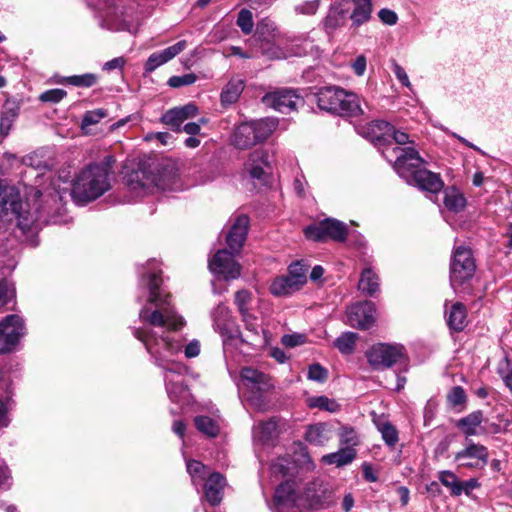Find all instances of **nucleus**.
I'll use <instances>...</instances> for the list:
<instances>
[{"label":"nucleus","instance_id":"19","mask_svg":"<svg viewBox=\"0 0 512 512\" xmlns=\"http://www.w3.org/2000/svg\"><path fill=\"white\" fill-rule=\"evenodd\" d=\"M199 112L198 107L194 103H188L181 107L169 109L161 117L162 123L169 126L173 131H182L184 121L194 118Z\"/></svg>","mask_w":512,"mask_h":512},{"label":"nucleus","instance_id":"52","mask_svg":"<svg viewBox=\"0 0 512 512\" xmlns=\"http://www.w3.org/2000/svg\"><path fill=\"white\" fill-rule=\"evenodd\" d=\"M237 25L241 28L243 33H251L254 26L252 12L248 9H242L238 13Z\"/></svg>","mask_w":512,"mask_h":512},{"label":"nucleus","instance_id":"36","mask_svg":"<svg viewBox=\"0 0 512 512\" xmlns=\"http://www.w3.org/2000/svg\"><path fill=\"white\" fill-rule=\"evenodd\" d=\"M255 438L261 443L266 444L277 436V423L274 419L263 421L254 429Z\"/></svg>","mask_w":512,"mask_h":512},{"label":"nucleus","instance_id":"45","mask_svg":"<svg viewBox=\"0 0 512 512\" xmlns=\"http://www.w3.org/2000/svg\"><path fill=\"white\" fill-rule=\"evenodd\" d=\"M244 89V80L239 76L231 78L226 85V104L234 103L238 100Z\"/></svg>","mask_w":512,"mask_h":512},{"label":"nucleus","instance_id":"13","mask_svg":"<svg viewBox=\"0 0 512 512\" xmlns=\"http://www.w3.org/2000/svg\"><path fill=\"white\" fill-rule=\"evenodd\" d=\"M262 103L280 113L288 114L297 110L299 104H303V98L293 89L279 88L266 93L262 97Z\"/></svg>","mask_w":512,"mask_h":512},{"label":"nucleus","instance_id":"14","mask_svg":"<svg viewBox=\"0 0 512 512\" xmlns=\"http://www.w3.org/2000/svg\"><path fill=\"white\" fill-rule=\"evenodd\" d=\"M250 218L246 214L236 215L226 233V255L239 256L246 242Z\"/></svg>","mask_w":512,"mask_h":512},{"label":"nucleus","instance_id":"17","mask_svg":"<svg viewBox=\"0 0 512 512\" xmlns=\"http://www.w3.org/2000/svg\"><path fill=\"white\" fill-rule=\"evenodd\" d=\"M375 311V305L371 301L356 303L348 309V323L352 327L368 329L374 323Z\"/></svg>","mask_w":512,"mask_h":512},{"label":"nucleus","instance_id":"16","mask_svg":"<svg viewBox=\"0 0 512 512\" xmlns=\"http://www.w3.org/2000/svg\"><path fill=\"white\" fill-rule=\"evenodd\" d=\"M25 334L23 320L18 315H8L0 322V353L13 349Z\"/></svg>","mask_w":512,"mask_h":512},{"label":"nucleus","instance_id":"7","mask_svg":"<svg viewBox=\"0 0 512 512\" xmlns=\"http://www.w3.org/2000/svg\"><path fill=\"white\" fill-rule=\"evenodd\" d=\"M100 26L110 31L136 33L140 26V18L133 7L112 4L103 14Z\"/></svg>","mask_w":512,"mask_h":512},{"label":"nucleus","instance_id":"48","mask_svg":"<svg viewBox=\"0 0 512 512\" xmlns=\"http://www.w3.org/2000/svg\"><path fill=\"white\" fill-rule=\"evenodd\" d=\"M97 82V76L93 73L73 75L65 78V83L76 87H92Z\"/></svg>","mask_w":512,"mask_h":512},{"label":"nucleus","instance_id":"59","mask_svg":"<svg viewBox=\"0 0 512 512\" xmlns=\"http://www.w3.org/2000/svg\"><path fill=\"white\" fill-rule=\"evenodd\" d=\"M26 165L32 166L38 170L49 169L50 164L46 160H42V156L39 152H34L24 158Z\"/></svg>","mask_w":512,"mask_h":512},{"label":"nucleus","instance_id":"25","mask_svg":"<svg viewBox=\"0 0 512 512\" xmlns=\"http://www.w3.org/2000/svg\"><path fill=\"white\" fill-rule=\"evenodd\" d=\"M333 438L332 426L319 422L307 426L304 439L311 445L324 446Z\"/></svg>","mask_w":512,"mask_h":512},{"label":"nucleus","instance_id":"41","mask_svg":"<svg viewBox=\"0 0 512 512\" xmlns=\"http://www.w3.org/2000/svg\"><path fill=\"white\" fill-rule=\"evenodd\" d=\"M208 267L210 272L215 275L212 280V286L216 289V283L224 278V250L218 249L214 256L209 260Z\"/></svg>","mask_w":512,"mask_h":512},{"label":"nucleus","instance_id":"46","mask_svg":"<svg viewBox=\"0 0 512 512\" xmlns=\"http://www.w3.org/2000/svg\"><path fill=\"white\" fill-rule=\"evenodd\" d=\"M377 428L381 433L385 443L390 447H394L399 439L396 428L390 422L387 421L377 423Z\"/></svg>","mask_w":512,"mask_h":512},{"label":"nucleus","instance_id":"63","mask_svg":"<svg viewBox=\"0 0 512 512\" xmlns=\"http://www.w3.org/2000/svg\"><path fill=\"white\" fill-rule=\"evenodd\" d=\"M392 68H393V72H394L396 78L398 79V81L402 85H404L406 87H410L411 83L409 81L408 75H407L406 71L404 70V68L401 67L396 62L393 63Z\"/></svg>","mask_w":512,"mask_h":512},{"label":"nucleus","instance_id":"34","mask_svg":"<svg viewBox=\"0 0 512 512\" xmlns=\"http://www.w3.org/2000/svg\"><path fill=\"white\" fill-rule=\"evenodd\" d=\"M220 414L216 418L209 416H197L194 419V424L197 430L207 437L214 438L220 434Z\"/></svg>","mask_w":512,"mask_h":512},{"label":"nucleus","instance_id":"53","mask_svg":"<svg viewBox=\"0 0 512 512\" xmlns=\"http://www.w3.org/2000/svg\"><path fill=\"white\" fill-rule=\"evenodd\" d=\"M466 400L465 390L461 386H454L447 394V401L451 407L462 405Z\"/></svg>","mask_w":512,"mask_h":512},{"label":"nucleus","instance_id":"62","mask_svg":"<svg viewBox=\"0 0 512 512\" xmlns=\"http://www.w3.org/2000/svg\"><path fill=\"white\" fill-rule=\"evenodd\" d=\"M378 16L384 24H387L390 26L395 25L398 21L397 14L393 10H390V9H386V8L381 9L378 13Z\"/></svg>","mask_w":512,"mask_h":512},{"label":"nucleus","instance_id":"56","mask_svg":"<svg viewBox=\"0 0 512 512\" xmlns=\"http://www.w3.org/2000/svg\"><path fill=\"white\" fill-rule=\"evenodd\" d=\"M308 379L323 383L328 378V371L320 364H312L308 369Z\"/></svg>","mask_w":512,"mask_h":512},{"label":"nucleus","instance_id":"50","mask_svg":"<svg viewBox=\"0 0 512 512\" xmlns=\"http://www.w3.org/2000/svg\"><path fill=\"white\" fill-rule=\"evenodd\" d=\"M187 471L193 482H196L198 479L203 480L209 474V468L197 460L187 461Z\"/></svg>","mask_w":512,"mask_h":512},{"label":"nucleus","instance_id":"2","mask_svg":"<svg viewBox=\"0 0 512 512\" xmlns=\"http://www.w3.org/2000/svg\"><path fill=\"white\" fill-rule=\"evenodd\" d=\"M148 278V301L154 304L156 309L151 310L148 307H143L139 313L140 320L155 327L167 326L170 330L180 329L184 325V320L172 308L166 306L168 305V296L162 297L159 290L162 283L161 278L157 273L150 274Z\"/></svg>","mask_w":512,"mask_h":512},{"label":"nucleus","instance_id":"6","mask_svg":"<svg viewBox=\"0 0 512 512\" xmlns=\"http://www.w3.org/2000/svg\"><path fill=\"white\" fill-rule=\"evenodd\" d=\"M133 335L144 344L147 352L154 357L155 363L158 366L163 367L167 371H172L168 367L167 358L181 350L182 346L180 343L172 341L168 336L158 338L155 332L145 328H134Z\"/></svg>","mask_w":512,"mask_h":512},{"label":"nucleus","instance_id":"12","mask_svg":"<svg viewBox=\"0 0 512 512\" xmlns=\"http://www.w3.org/2000/svg\"><path fill=\"white\" fill-rule=\"evenodd\" d=\"M489 452L486 446L468 440L463 449L458 451L454 460L458 466L470 470L484 469L488 463Z\"/></svg>","mask_w":512,"mask_h":512},{"label":"nucleus","instance_id":"35","mask_svg":"<svg viewBox=\"0 0 512 512\" xmlns=\"http://www.w3.org/2000/svg\"><path fill=\"white\" fill-rule=\"evenodd\" d=\"M358 289L367 295H373L379 290V278L370 268L362 271Z\"/></svg>","mask_w":512,"mask_h":512},{"label":"nucleus","instance_id":"28","mask_svg":"<svg viewBox=\"0 0 512 512\" xmlns=\"http://www.w3.org/2000/svg\"><path fill=\"white\" fill-rule=\"evenodd\" d=\"M483 419V412L481 410H476L459 419L456 426L461 430L468 441L469 437L480 434L478 428L481 426Z\"/></svg>","mask_w":512,"mask_h":512},{"label":"nucleus","instance_id":"43","mask_svg":"<svg viewBox=\"0 0 512 512\" xmlns=\"http://www.w3.org/2000/svg\"><path fill=\"white\" fill-rule=\"evenodd\" d=\"M357 339V333L345 332L342 333L338 338H336V340L334 341V346L342 354H351L354 351Z\"/></svg>","mask_w":512,"mask_h":512},{"label":"nucleus","instance_id":"11","mask_svg":"<svg viewBox=\"0 0 512 512\" xmlns=\"http://www.w3.org/2000/svg\"><path fill=\"white\" fill-rule=\"evenodd\" d=\"M366 356L368 363L374 369H386L405 358V349L402 345L380 343L371 347Z\"/></svg>","mask_w":512,"mask_h":512},{"label":"nucleus","instance_id":"39","mask_svg":"<svg viewBox=\"0 0 512 512\" xmlns=\"http://www.w3.org/2000/svg\"><path fill=\"white\" fill-rule=\"evenodd\" d=\"M165 379L167 393L171 401L180 403L188 396V389L182 381L171 379L168 375L165 376Z\"/></svg>","mask_w":512,"mask_h":512},{"label":"nucleus","instance_id":"58","mask_svg":"<svg viewBox=\"0 0 512 512\" xmlns=\"http://www.w3.org/2000/svg\"><path fill=\"white\" fill-rule=\"evenodd\" d=\"M320 7V0H309L295 6V12L302 15H314Z\"/></svg>","mask_w":512,"mask_h":512},{"label":"nucleus","instance_id":"18","mask_svg":"<svg viewBox=\"0 0 512 512\" xmlns=\"http://www.w3.org/2000/svg\"><path fill=\"white\" fill-rule=\"evenodd\" d=\"M391 130V124L383 120H375L363 125L357 126V132L364 138L373 142L379 149L385 148L388 141V133Z\"/></svg>","mask_w":512,"mask_h":512},{"label":"nucleus","instance_id":"37","mask_svg":"<svg viewBox=\"0 0 512 512\" xmlns=\"http://www.w3.org/2000/svg\"><path fill=\"white\" fill-rule=\"evenodd\" d=\"M445 207L455 213H458L466 206L464 195L455 188L446 189L444 193Z\"/></svg>","mask_w":512,"mask_h":512},{"label":"nucleus","instance_id":"3","mask_svg":"<svg viewBox=\"0 0 512 512\" xmlns=\"http://www.w3.org/2000/svg\"><path fill=\"white\" fill-rule=\"evenodd\" d=\"M129 189L138 195H145L158 190H170L178 180V173L173 165H156L141 167L126 175Z\"/></svg>","mask_w":512,"mask_h":512},{"label":"nucleus","instance_id":"5","mask_svg":"<svg viewBox=\"0 0 512 512\" xmlns=\"http://www.w3.org/2000/svg\"><path fill=\"white\" fill-rule=\"evenodd\" d=\"M276 118H262L237 126L231 136V144L238 149H248L257 143L264 142L276 130Z\"/></svg>","mask_w":512,"mask_h":512},{"label":"nucleus","instance_id":"49","mask_svg":"<svg viewBox=\"0 0 512 512\" xmlns=\"http://www.w3.org/2000/svg\"><path fill=\"white\" fill-rule=\"evenodd\" d=\"M107 110L99 108L87 111L82 118L81 128L86 130L89 126L99 123L103 118L107 117Z\"/></svg>","mask_w":512,"mask_h":512},{"label":"nucleus","instance_id":"22","mask_svg":"<svg viewBox=\"0 0 512 512\" xmlns=\"http://www.w3.org/2000/svg\"><path fill=\"white\" fill-rule=\"evenodd\" d=\"M240 375L243 385L253 392H267L274 387L271 378L256 369L245 367Z\"/></svg>","mask_w":512,"mask_h":512},{"label":"nucleus","instance_id":"26","mask_svg":"<svg viewBox=\"0 0 512 512\" xmlns=\"http://www.w3.org/2000/svg\"><path fill=\"white\" fill-rule=\"evenodd\" d=\"M338 115L357 117L363 114L362 99L353 92L343 91Z\"/></svg>","mask_w":512,"mask_h":512},{"label":"nucleus","instance_id":"32","mask_svg":"<svg viewBox=\"0 0 512 512\" xmlns=\"http://www.w3.org/2000/svg\"><path fill=\"white\" fill-rule=\"evenodd\" d=\"M354 6L350 14L353 27H359L368 22L372 14V0H352Z\"/></svg>","mask_w":512,"mask_h":512},{"label":"nucleus","instance_id":"20","mask_svg":"<svg viewBox=\"0 0 512 512\" xmlns=\"http://www.w3.org/2000/svg\"><path fill=\"white\" fill-rule=\"evenodd\" d=\"M350 8L347 2H334L329 7L327 15L322 21L326 33L332 34L338 28L343 27L348 19Z\"/></svg>","mask_w":512,"mask_h":512},{"label":"nucleus","instance_id":"29","mask_svg":"<svg viewBox=\"0 0 512 512\" xmlns=\"http://www.w3.org/2000/svg\"><path fill=\"white\" fill-rule=\"evenodd\" d=\"M302 286L297 283L292 277L287 275H282L279 277H276L271 285H270V292L274 296L282 297L290 295L298 290H300Z\"/></svg>","mask_w":512,"mask_h":512},{"label":"nucleus","instance_id":"51","mask_svg":"<svg viewBox=\"0 0 512 512\" xmlns=\"http://www.w3.org/2000/svg\"><path fill=\"white\" fill-rule=\"evenodd\" d=\"M307 268L301 262H294L288 267V274L302 287L307 282Z\"/></svg>","mask_w":512,"mask_h":512},{"label":"nucleus","instance_id":"1","mask_svg":"<svg viewBox=\"0 0 512 512\" xmlns=\"http://www.w3.org/2000/svg\"><path fill=\"white\" fill-rule=\"evenodd\" d=\"M114 162V158L108 156L106 161L90 164L81 170L72 187L74 200L84 204L94 201L106 193L111 188V165Z\"/></svg>","mask_w":512,"mask_h":512},{"label":"nucleus","instance_id":"40","mask_svg":"<svg viewBox=\"0 0 512 512\" xmlns=\"http://www.w3.org/2000/svg\"><path fill=\"white\" fill-rule=\"evenodd\" d=\"M438 479L442 485L451 490L453 496H459L464 491L463 482L459 481L457 476L449 470L439 472Z\"/></svg>","mask_w":512,"mask_h":512},{"label":"nucleus","instance_id":"60","mask_svg":"<svg viewBox=\"0 0 512 512\" xmlns=\"http://www.w3.org/2000/svg\"><path fill=\"white\" fill-rule=\"evenodd\" d=\"M305 341H306V338L302 334H289V335H284L282 337L283 345H285L286 347H291V348L302 345L305 343Z\"/></svg>","mask_w":512,"mask_h":512},{"label":"nucleus","instance_id":"61","mask_svg":"<svg viewBox=\"0 0 512 512\" xmlns=\"http://www.w3.org/2000/svg\"><path fill=\"white\" fill-rule=\"evenodd\" d=\"M16 115L12 114L11 116H8L7 113L3 114L0 119V136L5 138L13 125V119Z\"/></svg>","mask_w":512,"mask_h":512},{"label":"nucleus","instance_id":"4","mask_svg":"<svg viewBox=\"0 0 512 512\" xmlns=\"http://www.w3.org/2000/svg\"><path fill=\"white\" fill-rule=\"evenodd\" d=\"M256 34L263 42H273L269 50L262 46L263 53L270 58L284 59L291 56H302L306 53V50L300 43V38H291L280 33L275 22L269 18H263L258 21Z\"/></svg>","mask_w":512,"mask_h":512},{"label":"nucleus","instance_id":"8","mask_svg":"<svg viewBox=\"0 0 512 512\" xmlns=\"http://www.w3.org/2000/svg\"><path fill=\"white\" fill-rule=\"evenodd\" d=\"M476 264L469 248L459 246L455 248L450 263V284L456 290L468 282L475 273Z\"/></svg>","mask_w":512,"mask_h":512},{"label":"nucleus","instance_id":"42","mask_svg":"<svg viewBox=\"0 0 512 512\" xmlns=\"http://www.w3.org/2000/svg\"><path fill=\"white\" fill-rule=\"evenodd\" d=\"M307 406L312 409L317 408L331 413H335L340 409V405L334 399L323 395L309 397L307 399Z\"/></svg>","mask_w":512,"mask_h":512},{"label":"nucleus","instance_id":"15","mask_svg":"<svg viewBox=\"0 0 512 512\" xmlns=\"http://www.w3.org/2000/svg\"><path fill=\"white\" fill-rule=\"evenodd\" d=\"M243 172L253 180L266 182L271 173L270 155L268 150L259 148L249 153L243 165Z\"/></svg>","mask_w":512,"mask_h":512},{"label":"nucleus","instance_id":"30","mask_svg":"<svg viewBox=\"0 0 512 512\" xmlns=\"http://www.w3.org/2000/svg\"><path fill=\"white\" fill-rule=\"evenodd\" d=\"M387 138L388 141H386L385 148H382L381 153L389 162H392L393 147H401L402 145L413 143V140L410 139L406 132L397 130L392 125Z\"/></svg>","mask_w":512,"mask_h":512},{"label":"nucleus","instance_id":"23","mask_svg":"<svg viewBox=\"0 0 512 512\" xmlns=\"http://www.w3.org/2000/svg\"><path fill=\"white\" fill-rule=\"evenodd\" d=\"M344 89L336 86L322 87L315 94L318 107L321 110L337 114L340 108L339 102Z\"/></svg>","mask_w":512,"mask_h":512},{"label":"nucleus","instance_id":"44","mask_svg":"<svg viewBox=\"0 0 512 512\" xmlns=\"http://www.w3.org/2000/svg\"><path fill=\"white\" fill-rule=\"evenodd\" d=\"M252 301V294L250 291L246 289H241L236 292L234 303L238 308V311L242 315L243 319H246L250 316V304Z\"/></svg>","mask_w":512,"mask_h":512},{"label":"nucleus","instance_id":"54","mask_svg":"<svg viewBox=\"0 0 512 512\" xmlns=\"http://www.w3.org/2000/svg\"><path fill=\"white\" fill-rule=\"evenodd\" d=\"M235 256L226 255V281L230 279H237L242 270V266Z\"/></svg>","mask_w":512,"mask_h":512},{"label":"nucleus","instance_id":"27","mask_svg":"<svg viewBox=\"0 0 512 512\" xmlns=\"http://www.w3.org/2000/svg\"><path fill=\"white\" fill-rule=\"evenodd\" d=\"M223 476L220 473H210L206 479L204 493L206 500L212 505H219L222 501Z\"/></svg>","mask_w":512,"mask_h":512},{"label":"nucleus","instance_id":"55","mask_svg":"<svg viewBox=\"0 0 512 512\" xmlns=\"http://www.w3.org/2000/svg\"><path fill=\"white\" fill-rule=\"evenodd\" d=\"M67 95V92L63 89H50L40 94L39 100L45 103H59Z\"/></svg>","mask_w":512,"mask_h":512},{"label":"nucleus","instance_id":"10","mask_svg":"<svg viewBox=\"0 0 512 512\" xmlns=\"http://www.w3.org/2000/svg\"><path fill=\"white\" fill-rule=\"evenodd\" d=\"M393 168L406 182L422 168L425 161L419 152L412 146L392 148Z\"/></svg>","mask_w":512,"mask_h":512},{"label":"nucleus","instance_id":"57","mask_svg":"<svg viewBox=\"0 0 512 512\" xmlns=\"http://www.w3.org/2000/svg\"><path fill=\"white\" fill-rule=\"evenodd\" d=\"M197 77L193 73H188L181 76H172L168 80V85L173 88H179L195 83Z\"/></svg>","mask_w":512,"mask_h":512},{"label":"nucleus","instance_id":"9","mask_svg":"<svg viewBox=\"0 0 512 512\" xmlns=\"http://www.w3.org/2000/svg\"><path fill=\"white\" fill-rule=\"evenodd\" d=\"M305 237L316 242L331 239L343 242L348 235L347 225L335 218H325L318 223L311 224L304 229Z\"/></svg>","mask_w":512,"mask_h":512},{"label":"nucleus","instance_id":"31","mask_svg":"<svg viewBox=\"0 0 512 512\" xmlns=\"http://www.w3.org/2000/svg\"><path fill=\"white\" fill-rule=\"evenodd\" d=\"M447 325L455 332L464 330L467 325V310L462 303L456 302L451 306L447 315Z\"/></svg>","mask_w":512,"mask_h":512},{"label":"nucleus","instance_id":"47","mask_svg":"<svg viewBox=\"0 0 512 512\" xmlns=\"http://www.w3.org/2000/svg\"><path fill=\"white\" fill-rule=\"evenodd\" d=\"M339 441L345 447L354 448L359 444V436L353 427L341 426L339 429Z\"/></svg>","mask_w":512,"mask_h":512},{"label":"nucleus","instance_id":"24","mask_svg":"<svg viewBox=\"0 0 512 512\" xmlns=\"http://www.w3.org/2000/svg\"><path fill=\"white\" fill-rule=\"evenodd\" d=\"M187 47V41L181 40L176 44L159 52L152 53L147 59L144 69L146 73H152L161 65L167 63Z\"/></svg>","mask_w":512,"mask_h":512},{"label":"nucleus","instance_id":"38","mask_svg":"<svg viewBox=\"0 0 512 512\" xmlns=\"http://www.w3.org/2000/svg\"><path fill=\"white\" fill-rule=\"evenodd\" d=\"M274 501L278 505H291L293 506L296 502V493L293 487V483L284 482L281 483L275 491Z\"/></svg>","mask_w":512,"mask_h":512},{"label":"nucleus","instance_id":"33","mask_svg":"<svg viewBox=\"0 0 512 512\" xmlns=\"http://www.w3.org/2000/svg\"><path fill=\"white\" fill-rule=\"evenodd\" d=\"M357 456V451L352 447H342L338 451L326 454L322 457V462L327 465H336L342 467L353 462Z\"/></svg>","mask_w":512,"mask_h":512},{"label":"nucleus","instance_id":"64","mask_svg":"<svg viewBox=\"0 0 512 512\" xmlns=\"http://www.w3.org/2000/svg\"><path fill=\"white\" fill-rule=\"evenodd\" d=\"M367 60L364 55H359L354 62L351 64V67L354 73L357 76H363L366 71Z\"/></svg>","mask_w":512,"mask_h":512},{"label":"nucleus","instance_id":"21","mask_svg":"<svg viewBox=\"0 0 512 512\" xmlns=\"http://www.w3.org/2000/svg\"><path fill=\"white\" fill-rule=\"evenodd\" d=\"M407 183L433 194L440 192L444 186L439 174L429 171L424 167L418 169Z\"/></svg>","mask_w":512,"mask_h":512}]
</instances>
